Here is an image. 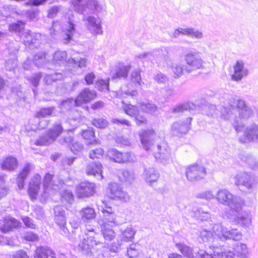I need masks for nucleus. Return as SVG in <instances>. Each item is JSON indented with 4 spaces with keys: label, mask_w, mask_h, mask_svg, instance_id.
<instances>
[{
    "label": "nucleus",
    "mask_w": 258,
    "mask_h": 258,
    "mask_svg": "<svg viewBox=\"0 0 258 258\" xmlns=\"http://www.w3.org/2000/svg\"><path fill=\"white\" fill-rule=\"evenodd\" d=\"M242 208L238 212L231 211L227 217L230 220L243 228H248L252 225V216L250 211H242Z\"/></svg>",
    "instance_id": "obj_9"
},
{
    "label": "nucleus",
    "mask_w": 258,
    "mask_h": 258,
    "mask_svg": "<svg viewBox=\"0 0 258 258\" xmlns=\"http://www.w3.org/2000/svg\"><path fill=\"white\" fill-rule=\"evenodd\" d=\"M106 155L110 159L119 163L132 162L136 159L132 152L122 153L115 149H109Z\"/></svg>",
    "instance_id": "obj_15"
},
{
    "label": "nucleus",
    "mask_w": 258,
    "mask_h": 258,
    "mask_svg": "<svg viewBox=\"0 0 258 258\" xmlns=\"http://www.w3.org/2000/svg\"><path fill=\"white\" fill-rule=\"evenodd\" d=\"M131 80L133 82L136 83L140 86H141L142 84H144L141 80L140 72L137 70L132 72L131 74Z\"/></svg>",
    "instance_id": "obj_64"
},
{
    "label": "nucleus",
    "mask_w": 258,
    "mask_h": 258,
    "mask_svg": "<svg viewBox=\"0 0 258 258\" xmlns=\"http://www.w3.org/2000/svg\"><path fill=\"white\" fill-rule=\"evenodd\" d=\"M140 107L141 110L146 113L153 114L157 110L156 105L149 102H143L140 103Z\"/></svg>",
    "instance_id": "obj_48"
},
{
    "label": "nucleus",
    "mask_w": 258,
    "mask_h": 258,
    "mask_svg": "<svg viewBox=\"0 0 258 258\" xmlns=\"http://www.w3.org/2000/svg\"><path fill=\"white\" fill-rule=\"evenodd\" d=\"M92 124L98 128H105L108 125L107 121L102 118L94 119L92 120Z\"/></svg>",
    "instance_id": "obj_62"
},
{
    "label": "nucleus",
    "mask_w": 258,
    "mask_h": 258,
    "mask_svg": "<svg viewBox=\"0 0 258 258\" xmlns=\"http://www.w3.org/2000/svg\"><path fill=\"white\" fill-rule=\"evenodd\" d=\"M61 201L63 203L72 204L74 200V196L71 191L66 189L61 192Z\"/></svg>",
    "instance_id": "obj_49"
},
{
    "label": "nucleus",
    "mask_w": 258,
    "mask_h": 258,
    "mask_svg": "<svg viewBox=\"0 0 258 258\" xmlns=\"http://www.w3.org/2000/svg\"><path fill=\"white\" fill-rule=\"evenodd\" d=\"M109 79L106 80L99 79L96 82L95 87L101 91H108L109 90Z\"/></svg>",
    "instance_id": "obj_55"
},
{
    "label": "nucleus",
    "mask_w": 258,
    "mask_h": 258,
    "mask_svg": "<svg viewBox=\"0 0 258 258\" xmlns=\"http://www.w3.org/2000/svg\"><path fill=\"white\" fill-rule=\"evenodd\" d=\"M215 199L220 204L227 206L230 209V212H238L243 208L244 204L242 198L234 196L226 188L219 189L215 195Z\"/></svg>",
    "instance_id": "obj_5"
},
{
    "label": "nucleus",
    "mask_w": 258,
    "mask_h": 258,
    "mask_svg": "<svg viewBox=\"0 0 258 258\" xmlns=\"http://www.w3.org/2000/svg\"><path fill=\"white\" fill-rule=\"evenodd\" d=\"M121 103L123 104L122 107L124 112L128 115L131 117H135L139 114V110L136 106L133 105L130 103H125L123 100L121 101Z\"/></svg>",
    "instance_id": "obj_43"
},
{
    "label": "nucleus",
    "mask_w": 258,
    "mask_h": 258,
    "mask_svg": "<svg viewBox=\"0 0 258 258\" xmlns=\"http://www.w3.org/2000/svg\"><path fill=\"white\" fill-rule=\"evenodd\" d=\"M19 226V222L17 220L8 216L4 219L3 223L0 222V230L3 233H6Z\"/></svg>",
    "instance_id": "obj_28"
},
{
    "label": "nucleus",
    "mask_w": 258,
    "mask_h": 258,
    "mask_svg": "<svg viewBox=\"0 0 258 258\" xmlns=\"http://www.w3.org/2000/svg\"><path fill=\"white\" fill-rule=\"evenodd\" d=\"M200 54L198 51H190L184 54V60L186 63L185 70L186 72L190 73L205 68L206 62Z\"/></svg>",
    "instance_id": "obj_8"
},
{
    "label": "nucleus",
    "mask_w": 258,
    "mask_h": 258,
    "mask_svg": "<svg viewBox=\"0 0 258 258\" xmlns=\"http://www.w3.org/2000/svg\"><path fill=\"white\" fill-rule=\"evenodd\" d=\"M41 35L38 33H32L28 30H25L22 33L21 38L26 46H30L37 43L41 39Z\"/></svg>",
    "instance_id": "obj_25"
},
{
    "label": "nucleus",
    "mask_w": 258,
    "mask_h": 258,
    "mask_svg": "<svg viewBox=\"0 0 258 258\" xmlns=\"http://www.w3.org/2000/svg\"><path fill=\"white\" fill-rule=\"evenodd\" d=\"M55 107H49L41 109L36 114L37 118L46 117L54 114Z\"/></svg>",
    "instance_id": "obj_51"
},
{
    "label": "nucleus",
    "mask_w": 258,
    "mask_h": 258,
    "mask_svg": "<svg viewBox=\"0 0 258 258\" xmlns=\"http://www.w3.org/2000/svg\"><path fill=\"white\" fill-rule=\"evenodd\" d=\"M248 71L245 67L242 60H238L233 66V73L231 75V79L234 81H239L248 75Z\"/></svg>",
    "instance_id": "obj_23"
},
{
    "label": "nucleus",
    "mask_w": 258,
    "mask_h": 258,
    "mask_svg": "<svg viewBox=\"0 0 258 258\" xmlns=\"http://www.w3.org/2000/svg\"><path fill=\"white\" fill-rule=\"evenodd\" d=\"M69 21L62 28V38L64 44H68L73 40V37L76 33L75 25L73 23L72 18L69 17Z\"/></svg>",
    "instance_id": "obj_24"
},
{
    "label": "nucleus",
    "mask_w": 258,
    "mask_h": 258,
    "mask_svg": "<svg viewBox=\"0 0 258 258\" xmlns=\"http://www.w3.org/2000/svg\"><path fill=\"white\" fill-rule=\"evenodd\" d=\"M235 255L240 258H245L248 254V249L246 244L237 243L233 247Z\"/></svg>",
    "instance_id": "obj_40"
},
{
    "label": "nucleus",
    "mask_w": 258,
    "mask_h": 258,
    "mask_svg": "<svg viewBox=\"0 0 258 258\" xmlns=\"http://www.w3.org/2000/svg\"><path fill=\"white\" fill-rule=\"evenodd\" d=\"M120 234L119 235V239L122 242L132 241L134 239L136 230L132 226L127 227L126 229H120Z\"/></svg>",
    "instance_id": "obj_33"
},
{
    "label": "nucleus",
    "mask_w": 258,
    "mask_h": 258,
    "mask_svg": "<svg viewBox=\"0 0 258 258\" xmlns=\"http://www.w3.org/2000/svg\"><path fill=\"white\" fill-rule=\"evenodd\" d=\"M67 58V53L66 51H56L53 55V59L55 62L63 63L66 62Z\"/></svg>",
    "instance_id": "obj_53"
},
{
    "label": "nucleus",
    "mask_w": 258,
    "mask_h": 258,
    "mask_svg": "<svg viewBox=\"0 0 258 258\" xmlns=\"http://www.w3.org/2000/svg\"><path fill=\"white\" fill-rule=\"evenodd\" d=\"M136 58L143 61H150L152 63L154 61L158 63V66H164L162 61H167L169 57L163 54L161 49H155L149 52H144L136 55Z\"/></svg>",
    "instance_id": "obj_12"
},
{
    "label": "nucleus",
    "mask_w": 258,
    "mask_h": 258,
    "mask_svg": "<svg viewBox=\"0 0 258 258\" xmlns=\"http://www.w3.org/2000/svg\"><path fill=\"white\" fill-rule=\"evenodd\" d=\"M199 238L203 242H211L213 241V233L206 229H202L200 231Z\"/></svg>",
    "instance_id": "obj_50"
},
{
    "label": "nucleus",
    "mask_w": 258,
    "mask_h": 258,
    "mask_svg": "<svg viewBox=\"0 0 258 258\" xmlns=\"http://www.w3.org/2000/svg\"><path fill=\"white\" fill-rule=\"evenodd\" d=\"M83 234L80 236V242L78 244V249L87 256H93V258H101L102 255L97 257L95 255L96 248L95 246L102 245V243L98 239L100 235L96 233L93 227L86 224L83 230Z\"/></svg>",
    "instance_id": "obj_3"
},
{
    "label": "nucleus",
    "mask_w": 258,
    "mask_h": 258,
    "mask_svg": "<svg viewBox=\"0 0 258 258\" xmlns=\"http://www.w3.org/2000/svg\"><path fill=\"white\" fill-rule=\"evenodd\" d=\"M143 178L147 182L152 184L158 179L159 174L154 168H146L144 171Z\"/></svg>",
    "instance_id": "obj_32"
},
{
    "label": "nucleus",
    "mask_w": 258,
    "mask_h": 258,
    "mask_svg": "<svg viewBox=\"0 0 258 258\" xmlns=\"http://www.w3.org/2000/svg\"><path fill=\"white\" fill-rule=\"evenodd\" d=\"M191 120V117H187L184 120L174 122L171 126V133L175 136L186 134L190 128Z\"/></svg>",
    "instance_id": "obj_18"
},
{
    "label": "nucleus",
    "mask_w": 258,
    "mask_h": 258,
    "mask_svg": "<svg viewBox=\"0 0 258 258\" xmlns=\"http://www.w3.org/2000/svg\"><path fill=\"white\" fill-rule=\"evenodd\" d=\"M206 175V169L202 165L194 164L188 166L186 170V178L190 181L200 180Z\"/></svg>",
    "instance_id": "obj_16"
},
{
    "label": "nucleus",
    "mask_w": 258,
    "mask_h": 258,
    "mask_svg": "<svg viewBox=\"0 0 258 258\" xmlns=\"http://www.w3.org/2000/svg\"><path fill=\"white\" fill-rule=\"evenodd\" d=\"M139 136L143 148L147 151L153 152L157 160L164 164L171 161L170 151L164 144L154 145V141L158 138L153 130L143 131L139 133Z\"/></svg>",
    "instance_id": "obj_2"
},
{
    "label": "nucleus",
    "mask_w": 258,
    "mask_h": 258,
    "mask_svg": "<svg viewBox=\"0 0 258 258\" xmlns=\"http://www.w3.org/2000/svg\"><path fill=\"white\" fill-rule=\"evenodd\" d=\"M122 176L124 182L127 183H131L135 179V174L132 171L124 170L122 172Z\"/></svg>",
    "instance_id": "obj_59"
},
{
    "label": "nucleus",
    "mask_w": 258,
    "mask_h": 258,
    "mask_svg": "<svg viewBox=\"0 0 258 258\" xmlns=\"http://www.w3.org/2000/svg\"><path fill=\"white\" fill-rule=\"evenodd\" d=\"M115 94L117 97L123 98L124 97V95H130L132 97L136 96L138 93L135 90H126L123 87H121L120 90Z\"/></svg>",
    "instance_id": "obj_54"
},
{
    "label": "nucleus",
    "mask_w": 258,
    "mask_h": 258,
    "mask_svg": "<svg viewBox=\"0 0 258 258\" xmlns=\"http://www.w3.org/2000/svg\"><path fill=\"white\" fill-rule=\"evenodd\" d=\"M102 165L99 162H92L89 163L86 169V173L88 175L97 176L99 180L102 179Z\"/></svg>",
    "instance_id": "obj_26"
},
{
    "label": "nucleus",
    "mask_w": 258,
    "mask_h": 258,
    "mask_svg": "<svg viewBox=\"0 0 258 258\" xmlns=\"http://www.w3.org/2000/svg\"><path fill=\"white\" fill-rule=\"evenodd\" d=\"M171 69L175 78H178L183 74V68L181 64L173 63L171 66Z\"/></svg>",
    "instance_id": "obj_57"
},
{
    "label": "nucleus",
    "mask_w": 258,
    "mask_h": 258,
    "mask_svg": "<svg viewBox=\"0 0 258 258\" xmlns=\"http://www.w3.org/2000/svg\"><path fill=\"white\" fill-rule=\"evenodd\" d=\"M186 36L198 40L204 38L203 33L201 31L192 27L186 28Z\"/></svg>",
    "instance_id": "obj_44"
},
{
    "label": "nucleus",
    "mask_w": 258,
    "mask_h": 258,
    "mask_svg": "<svg viewBox=\"0 0 258 258\" xmlns=\"http://www.w3.org/2000/svg\"><path fill=\"white\" fill-rule=\"evenodd\" d=\"M83 15L82 21L90 34L95 36L103 34L102 22L100 19L91 15L85 14Z\"/></svg>",
    "instance_id": "obj_10"
},
{
    "label": "nucleus",
    "mask_w": 258,
    "mask_h": 258,
    "mask_svg": "<svg viewBox=\"0 0 258 258\" xmlns=\"http://www.w3.org/2000/svg\"><path fill=\"white\" fill-rule=\"evenodd\" d=\"M190 215L201 221L208 220L211 218L210 213L204 211L200 208H194L190 212Z\"/></svg>",
    "instance_id": "obj_38"
},
{
    "label": "nucleus",
    "mask_w": 258,
    "mask_h": 258,
    "mask_svg": "<svg viewBox=\"0 0 258 258\" xmlns=\"http://www.w3.org/2000/svg\"><path fill=\"white\" fill-rule=\"evenodd\" d=\"M67 180H63L57 176L48 173L43 180V195L44 198L46 199L50 195L54 194L55 192L60 189L63 187V185L71 186V184L68 183Z\"/></svg>",
    "instance_id": "obj_6"
},
{
    "label": "nucleus",
    "mask_w": 258,
    "mask_h": 258,
    "mask_svg": "<svg viewBox=\"0 0 258 258\" xmlns=\"http://www.w3.org/2000/svg\"><path fill=\"white\" fill-rule=\"evenodd\" d=\"M175 246L178 250L187 258H194L192 249L182 242L175 243Z\"/></svg>",
    "instance_id": "obj_41"
},
{
    "label": "nucleus",
    "mask_w": 258,
    "mask_h": 258,
    "mask_svg": "<svg viewBox=\"0 0 258 258\" xmlns=\"http://www.w3.org/2000/svg\"><path fill=\"white\" fill-rule=\"evenodd\" d=\"M258 140V125L252 124L248 126L245 130L244 136L239 138L241 143H247Z\"/></svg>",
    "instance_id": "obj_21"
},
{
    "label": "nucleus",
    "mask_w": 258,
    "mask_h": 258,
    "mask_svg": "<svg viewBox=\"0 0 258 258\" xmlns=\"http://www.w3.org/2000/svg\"><path fill=\"white\" fill-rule=\"evenodd\" d=\"M32 167V164L30 163L27 164L24 167L23 170L19 173L17 178V184L20 189L23 188L25 180L29 174Z\"/></svg>",
    "instance_id": "obj_36"
},
{
    "label": "nucleus",
    "mask_w": 258,
    "mask_h": 258,
    "mask_svg": "<svg viewBox=\"0 0 258 258\" xmlns=\"http://www.w3.org/2000/svg\"><path fill=\"white\" fill-rule=\"evenodd\" d=\"M213 254L214 256H217L218 258H221L223 256H224L225 258H234V256L235 255L234 252L231 251L223 253L222 252L215 250L214 251Z\"/></svg>",
    "instance_id": "obj_63"
},
{
    "label": "nucleus",
    "mask_w": 258,
    "mask_h": 258,
    "mask_svg": "<svg viewBox=\"0 0 258 258\" xmlns=\"http://www.w3.org/2000/svg\"><path fill=\"white\" fill-rule=\"evenodd\" d=\"M109 211L106 210L103 214L104 221L103 223H106L108 226H115L117 225V222L116 219V215L113 210L108 209Z\"/></svg>",
    "instance_id": "obj_39"
},
{
    "label": "nucleus",
    "mask_w": 258,
    "mask_h": 258,
    "mask_svg": "<svg viewBox=\"0 0 258 258\" xmlns=\"http://www.w3.org/2000/svg\"><path fill=\"white\" fill-rule=\"evenodd\" d=\"M18 49H15L10 54V58L6 60V68L8 71H11L15 69L17 65V59L16 56V51Z\"/></svg>",
    "instance_id": "obj_45"
},
{
    "label": "nucleus",
    "mask_w": 258,
    "mask_h": 258,
    "mask_svg": "<svg viewBox=\"0 0 258 258\" xmlns=\"http://www.w3.org/2000/svg\"><path fill=\"white\" fill-rule=\"evenodd\" d=\"M131 69L130 64L125 65L123 63L119 62L116 63L114 70L111 72V79L112 80L126 79Z\"/></svg>",
    "instance_id": "obj_20"
},
{
    "label": "nucleus",
    "mask_w": 258,
    "mask_h": 258,
    "mask_svg": "<svg viewBox=\"0 0 258 258\" xmlns=\"http://www.w3.org/2000/svg\"><path fill=\"white\" fill-rule=\"evenodd\" d=\"M25 23L21 21H19L16 23H13L9 25V30L10 32L15 33L20 37L22 35V33L25 30L24 29Z\"/></svg>",
    "instance_id": "obj_42"
},
{
    "label": "nucleus",
    "mask_w": 258,
    "mask_h": 258,
    "mask_svg": "<svg viewBox=\"0 0 258 258\" xmlns=\"http://www.w3.org/2000/svg\"><path fill=\"white\" fill-rule=\"evenodd\" d=\"M54 220L58 226H63L67 224V217L63 208L57 206L54 208Z\"/></svg>",
    "instance_id": "obj_29"
},
{
    "label": "nucleus",
    "mask_w": 258,
    "mask_h": 258,
    "mask_svg": "<svg viewBox=\"0 0 258 258\" xmlns=\"http://www.w3.org/2000/svg\"><path fill=\"white\" fill-rule=\"evenodd\" d=\"M18 166L17 159L13 156H9L5 158L1 164V167L3 170L12 171Z\"/></svg>",
    "instance_id": "obj_37"
},
{
    "label": "nucleus",
    "mask_w": 258,
    "mask_h": 258,
    "mask_svg": "<svg viewBox=\"0 0 258 258\" xmlns=\"http://www.w3.org/2000/svg\"><path fill=\"white\" fill-rule=\"evenodd\" d=\"M2 14L5 17H12L13 14L18 13L16 9L12 6H4L1 11Z\"/></svg>",
    "instance_id": "obj_58"
},
{
    "label": "nucleus",
    "mask_w": 258,
    "mask_h": 258,
    "mask_svg": "<svg viewBox=\"0 0 258 258\" xmlns=\"http://www.w3.org/2000/svg\"><path fill=\"white\" fill-rule=\"evenodd\" d=\"M96 97V93L94 90L89 88L83 89L75 100V106H79L84 103H88Z\"/></svg>",
    "instance_id": "obj_22"
},
{
    "label": "nucleus",
    "mask_w": 258,
    "mask_h": 258,
    "mask_svg": "<svg viewBox=\"0 0 258 258\" xmlns=\"http://www.w3.org/2000/svg\"><path fill=\"white\" fill-rule=\"evenodd\" d=\"M234 182L238 186H243L247 189H252L257 184V180L254 174L251 172H242L234 177Z\"/></svg>",
    "instance_id": "obj_14"
},
{
    "label": "nucleus",
    "mask_w": 258,
    "mask_h": 258,
    "mask_svg": "<svg viewBox=\"0 0 258 258\" xmlns=\"http://www.w3.org/2000/svg\"><path fill=\"white\" fill-rule=\"evenodd\" d=\"M95 184L89 181L82 182L76 187V194L79 198H90L95 193Z\"/></svg>",
    "instance_id": "obj_17"
},
{
    "label": "nucleus",
    "mask_w": 258,
    "mask_h": 258,
    "mask_svg": "<svg viewBox=\"0 0 258 258\" xmlns=\"http://www.w3.org/2000/svg\"><path fill=\"white\" fill-rule=\"evenodd\" d=\"M153 79L158 84H165L169 81V78L159 71L154 74Z\"/></svg>",
    "instance_id": "obj_52"
},
{
    "label": "nucleus",
    "mask_w": 258,
    "mask_h": 258,
    "mask_svg": "<svg viewBox=\"0 0 258 258\" xmlns=\"http://www.w3.org/2000/svg\"><path fill=\"white\" fill-rule=\"evenodd\" d=\"M48 59H47L45 52H41L36 54L33 57V63L35 66L40 67L45 64Z\"/></svg>",
    "instance_id": "obj_46"
},
{
    "label": "nucleus",
    "mask_w": 258,
    "mask_h": 258,
    "mask_svg": "<svg viewBox=\"0 0 258 258\" xmlns=\"http://www.w3.org/2000/svg\"><path fill=\"white\" fill-rule=\"evenodd\" d=\"M101 234L105 241H111L115 237L114 231L108 226L106 223H102L100 224Z\"/></svg>",
    "instance_id": "obj_35"
},
{
    "label": "nucleus",
    "mask_w": 258,
    "mask_h": 258,
    "mask_svg": "<svg viewBox=\"0 0 258 258\" xmlns=\"http://www.w3.org/2000/svg\"><path fill=\"white\" fill-rule=\"evenodd\" d=\"M104 154V151L102 148H96L92 150L89 153V157L91 159H94L95 158H100L102 157Z\"/></svg>",
    "instance_id": "obj_61"
},
{
    "label": "nucleus",
    "mask_w": 258,
    "mask_h": 258,
    "mask_svg": "<svg viewBox=\"0 0 258 258\" xmlns=\"http://www.w3.org/2000/svg\"><path fill=\"white\" fill-rule=\"evenodd\" d=\"M74 105H75V100L73 98H69L63 100L59 107L62 111H64L65 110H69Z\"/></svg>",
    "instance_id": "obj_56"
},
{
    "label": "nucleus",
    "mask_w": 258,
    "mask_h": 258,
    "mask_svg": "<svg viewBox=\"0 0 258 258\" xmlns=\"http://www.w3.org/2000/svg\"><path fill=\"white\" fill-rule=\"evenodd\" d=\"M35 258H57L55 252L47 247H39L35 250Z\"/></svg>",
    "instance_id": "obj_34"
},
{
    "label": "nucleus",
    "mask_w": 258,
    "mask_h": 258,
    "mask_svg": "<svg viewBox=\"0 0 258 258\" xmlns=\"http://www.w3.org/2000/svg\"><path fill=\"white\" fill-rule=\"evenodd\" d=\"M79 213L81 219L84 222L90 221L94 219L96 216L95 209L90 206L82 208L80 210Z\"/></svg>",
    "instance_id": "obj_30"
},
{
    "label": "nucleus",
    "mask_w": 258,
    "mask_h": 258,
    "mask_svg": "<svg viewBox=\"0 0 258 258\" xmlns=\"http://www.w3.org/2000/svg\"><path fill=\"white\" fill-rule=\"evenodd\" d=\"M106 195L110 199L126 202L130 200L128 194L124 191L121 185L116 182L108 184L106 188Z\"/></svg>",
    "instance_id": "obj_11"
},
{
    "label": "nucleus",
    "mask_w": 258,
    "mask_h": 258,
    "mask_svg": "<svg viewBox=\"0 0 258 258\" xmlns=\"http://www.w3.org/2000/svg\"><path fill=\"white\" fill-rule=\"evenodd\" d=\"M63 78V75L61 73L56 72L53 74H46L44 78V82L46 84H51L57 80Z\"/></svg>",
    "instance_id": "obj_47"
},
{
    "label": "nucleus",
    "mask_w": 258,
    "mask_h": 258,
    "mask_svg": "<svg viewBox=\"0 0 258 258\" xmlns=\"http://www.w3.org/2000/svg\"><path fill=\"white\" fill-rule=\"evenodd\" d=\"M40 183L41 177L38 174L35 175L31 179L29 182L28 192L31 199L33 200L36 198L40 188Z\"/></svg>",
    "instance_id": "obj_27"
},
{
    "label": "nucleus",
    "mask_w": 258,
    "mask_h": 258,
    "mask_svg": "<svg viewBox=\"0 0 258 258\" xmlns=\"http://www.w3.org/2000/svg\"><path fill=\"white\" fill-rule=\"evenodd\" d=\"M197 108V106L192 102H184L175 105L170 111L172 113L178 114L186 110L191 111L196 110Z\"/></svg>",
    "instance_id": "obj_31"
},
{
    "label": "nucleus",
    "mask_w": 258,
    "mask_h": 258,
    "mask_svg": "<svg viewBox=\"0 0 258 258\" xmlns=\"http://www.w3.org/2000/svg\"><path fill=\"white\" fill-rule=\"evenodd\" d=\"M213 231L215 236L222 241L228 240L240 241L243 237L242 232L238 229L227 228L219 223L214 224Z\"/></svg>",
    "instance_id": "obj_7"
},
{
    "label": "nucleus",
    "mask_w": 258,
    "mask_h": 258,
    "mask_svg": "<svg viewBox=\"0 0 258 258\" xmlns=\"http://www.w3.org/2000/svg\"><path fill=\"white\" fill-rule=\"evenodd\" d=\"M235 105H236L239 116L244 119H247L253 114L252 110L246 106L244 101L237 98L231 97L229 99L228 105L219 106L218 108L214 105H210L207 112L208 116L216 117L218 112H220V117L224 120H229L233 116V111Z\"/></svg>",
    "instance_id": "obj_1"
},
{
    "label": "nucleus",
    "mask_w": 258,
    "mask_h": 258,
    "mask_svg": "<svg viewBox=\"0 0 258 258\" xmlns=\"http://www.w3.org/2000/svg\"><path fill=\"white\" fill-rule=\"evenodd\" d=\"M87 59L84 57L70 58L67 63L71 67L70 71L73 74L79 75L82 74L87 66Z\"/></svg>",
    "instance_id": "obj_19"
},
{
    "label": "nucleus",
    "mask_w": 258,
    "mask_h": 258,
    "mask_svg": "<svg viewBox=\"0 0 258 258\" xmlns=\"http://www.w3.org/2000/svg\"><path fill=\"white\" fill-rule=\"evenodd\" d=\"M71 4L75 12L84 15L89 10L94 14L106 12L105 3H100L98 0H72Z\"/></svg>",
    "instance_id": "obj_4"
},
{
    "label": "nucleus",
    "mask_w": 258,
    "mask_h": 258,
    "mask_svg": "<svg viewBox=\"0 0 258 258\" xmlns=\"http://www.w3.org/2000/svg\"><path fill=\"white\" fill-rule=\"evenodd\" d=\"M62 127L59 123H55L52 127L43 136L39 138L34 142L37 146L48 145L53 142L62 132Z\"/></svg>",
    "instance_id": "obj_13"
},
{
    "label": "nucleus",
    "mask_w": 258,
    "mask_h": 258,
    "mask_svg": "<svg viewBox=\"0 0 258 258\" xmlns=\"http://www.w3.org/2000/svg\"><path fill=\"white\" fill-rule=\"evenodd\" d=\"M197 197L202 199L210 200L215 198V196L212 190H207L199 193L197 194Z\"/></svg>",
    "instance_id": "obj_60"
}]
</instances>
